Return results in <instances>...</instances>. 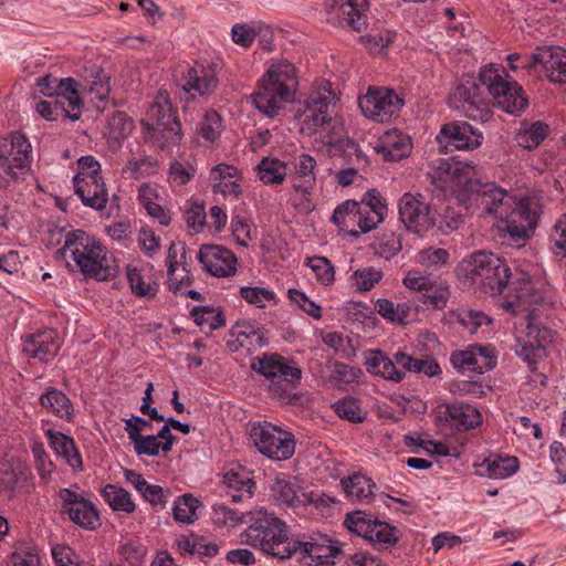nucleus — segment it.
<instances>
[{"mask_svg": "<svg viewBox=\"0 0 566 566\" xmlns=\"http://www.w3.org/2000/svg\"><path fill=\"white\" fill-rule=\"evenodd\" d=\"M336 101L337 96L329 81L316 82L304 101V107L296 112L301 120V132L307 136L319 134L332 154L343 151L348 156L355 155L357 161L364 164L365 157L358 144L349 137L343 138V119L333 115Z\"/></svg>", "mask_w": 566, "mask_h": 566, "instance_id": "1", "label": "nucleus"}, {"mask_svg": "<svg viewBox=\"0 0 566 566\" xmlns=\"http://www.w3.org/2000/svg\"><path fill=\"white\" fill-rule=\"evenodd\" d=\"M109 76L97 66L93 65L85 71V75L81 81L73 77L57 80L52 75H45L36 81V90L41 95L67 99L69 107L72 111L82 107L83 102L81 95H91L92 98L105 101L111 92Z\"/></svg>", "mask_w": 566, "mask_h": 566, "instance_id": "2", "label": "nucleus"}, {"mask_svg": "<svg viewBox=\"0 0 566 566\" xmlns=\"http://www.w3.org/2000/svg\"><path fill=\"white\" fill-rule=\"evenodd\" d=\"M62 250L70 254L86 279L108 281L117 273L114 256L98 240L82 230L67 232Z\"/></svg>", "mask_w": 566, "mask_h": 566, "instance_id": "3", "label": "nucleus"}, {"mask_svg": "<svg viewBox=\"0 0 566 566\" xmlns=\"http://www.w3.org/2000/svg\"><path fill=\"white\" fill-rule=\"evenodd\" d=\"M248 527L241 533V542L262 553L279 558H291V542L284 521L265 510L248 512Z\"/></svg>", "mask_w": 566, "mask_h": 566, "instance_id": "4", "label": "nucleus"}, {"mask_svg": "<svg viewBox=\"0 0 566 566\" xmlns=\"http://www.w3.org/2000/svg\"><path fill=\"white\" fill-rule=\"evenodd\" d=\"M298 81L290 62L272 64L259 80L258 90L251 95L254 106L268 117H275L287 103L293 102Z\"/></svg>", "mask_w": 566, "mask_h": 566, "instance_id": "5", "label": "nucleus"}, {"mask_svg": "<svg viewBox=\"0 0 566 566\" xmlns=\"http://www.w3.org/2000/svg\"><path fill=\"white\" fill-rule=\"evenodd\" d=\"M457 275L491 295L503 294L513 276L504 259L486 251H476L463 259L457 266Z\"/></svg>", "mask_w": 566, "mask_h": 566, "instance_id": "6", "label": "nucleus"}, {"mask_svg": "<svg viewBox=\"0 0 566 566\" xmlns=\"http://www.w3.org/2000/svg\"><path fill=\"white\" fill-rule=\"evenodd\" d=\"M513 196L494 181L468 179L457 193V200L467 210L480 217L497 216L504 207L510 206Z\"/></svg>", "mask_w": 566, "mask_h": 566, "instance_id": "7", "label": "nucleus"}, {"mask_svg": "<svg viewBox=\"0 0 566 566\" xmlns=\"http://www.w3.org/2000/svg\"><path fill=\"white\" fill-rule=\"evenodd\" d=\"M146 115L147 119L142 120V125L153 138L160 142L163 148L180 142L181 125L166 91L157 93Z\"/></svg>", "mask_w": 566, "mask_h": 566, "instance_id": "8", "label": "nucleus"}, {"mask_svg": "<svg viewBox=\"0 0 566 566\" xmlns=\"http://www.w3.org/2000/svg\"><path fill=\"white\" fill-rule=\"evenodd\" d=\"M506 72L496 65L484 67L479 80L486 86L497 106L507 114L518 115L528 105L522 86L517 82L509 81Z\"/></svg>", "mask_w": 566, "mask_h": 566, "instance_id": "9", "label": "nucleus"}, {"mask_svg": "<svg viewBox=\"0 0 566 566\" xmlns=\"http://www.w3.org/2000/svg\"><path fill=\"white\" fill-rule=\"evenodd\" d=\"M538 216V205L535 200L523 198L515 201L513 198L510 206L504 207L500 212L499 218L505 223L511 243L521 245L533 235Z\"/></svg>", "mask_w": 566, "mask_h": 566, "instance_id": "10", "label": "nucleus"}, {"mask_svg": "<svg viewBox=\"0 0 566 566\" xmlns=\"http://www.w3.org/2000/svg\"><path fill=\"white\" fill-rule=\"evenodd\" d=\"M31 161V144L23 134L14 132L3 138L0 143V187L27 174Z\"/></svg>", "mask_w": 566, "mask_h": 566, "instance_id": "11", "label": "nucleus"}, {"mask_svg": "<svg viewBox=\"0 0 566 566\" xmlns=\"http://www.w3.org/2000/svg\"><path fill=\"white\" fill-rule=\"evenodd\" d=\"M344 524L349 532L363 536L379 549L391 548L399 541L400 532L397 527L364 511L347 513Z\"/></svg>", "mask_w": 566, "mask_h": 566, "instance_id": "12", "label": "nucleus"}, {"mask_svg": "<svg viewBox=\"0 0 566 566\" xmlns=\"http://www.w3.org/2000/svg\"><path fill=\"white\" fill-rule=\"evenodd\" d=\"M250 437L256 449L276 461L290 459L295 451V440L292 433L270 422H256L250 429Z\"/></svg>", "mask_w": 566, "mask_h": 566, "instance_id": "13", "label": "nucleus"}, {"mask_svg": "<svg viewBox=\"0 0 566 566\" xmlns=\"http://www.w3.org/2000/svg\"><path fill=\"white\" fill-rule=\"evenodd\" d=\"M548 304L547 291L539 282H533L531 276L521 271L515 273L511 282L510 293L504 302L505 310L517 315L522 312L528 314L531 311L536 312V306Z\"/></svg>", "mask_w": 566, "mask_h": 566, "instance_id": "14", "label": "nucleus"}, {"mask_svg": "<svg viewBox=\"0 0 566 566\" xmlns=\"http://www.w3.org/2000/svg\"><path fill=\"white\" fill-rule=\"evenodd\" d=\"M399 219L408 231L422 234L436 226L437 212L421 193L406 192L398 202Z\"/></svg>", "mask_w": 566, "mask_h": 566, "instance_id": "15", "label": "nucleus"}, {"mask_svg": "<svg viewBox=\"0 0 566 566\" xmlns=\"http://www.w3.org/2000/svg\"><path fill=\"white\" fill-rule=\"evenodd\" d=\"M222 62L220 60L195 62L184 76L182 91L186 101L193 98L196 94L201 97L213 94L219 86Z\"/></svg>", "mask_w": 566, "mask_h": 566, "instance_id": "16", "label": "nucleus"}, {"mask_svg": "<svg viewBox=\"0 0 566 566\" xmlns=\"http://www.w3.org/2000/svg\"><path fill=\"white\" fill-rule=\"evenodd\" d=\"M368 8L367 0H324L327 22L357 32L366 27Z\"/></svg>", "mask_w": 566, "mask_h": 566, "instance_id": "17", "label": "nucleus"}, {"mask_svg": "<svg viewBox=\"0 0 566 566\" xmlns=\"http://www.w3.org/2000/svg\"><path fill=\"white\" fill-rule=\"evenodd\" d=\"M291 557L298 555L301 562L308 566L333 565L334 558L342 553L337 542L326 535L310 536L305 541L292 538Z\"/></svg>", "mask_w": 566, "mask_h": 566, "instance_id": "18", "label": "nucleus"}, {"mask_svg": "<svg viewBox=\"0 0 566 566\" xmlns=\"http://www.w3.org/2000/svg\"><path fill=\"white\" fill-rule=\"evenodd\" d=\"M449 105L470 119L484 122L489 118V104L483 98L479 84L471 77L459 83L449 98Z\"/></svg>", "mask_w": 566, "mask_h": 566, "instance_id": "19", "label": "nucleus"}, {"mask_svg": "<svg viewBox=\"0 0 566 566\" xmlns=\"http://www.w3.org/2000/svg\"><path fill=\"white\" fill-rule=\"evenodd\" d=\"M358 105L365 117L384 123L400 111L403 99L394 90L369 87Z\"/></svg>", "mask_w": 566, "mask_h": 566, "instance_id": "20", "label": "nucleus"}, {"mask_svg": "<svg viewBox=\"0 0 566 566\" xmlns=\"http://www.w3.org/2000/svg\"><path fill=\"white\" fill-rule=\"evenodd\" d=\"M542 64L548 80L566 84V50L560 46L537 48L530 56L523 57L522 69H533Z\"/></svg>", "mask_w": 566, "mask_h": 566, "instance_id": "21", "label": "nucleus"}, {"mask_svg": "<svg viewBox=\"0 0 566 566\" xmlns=\"http://www.w3.org/2000/svg\"><path fill=\"white\" fill-rule=\"evenodd\" d=\"M59 497L62 501V511L76 525L87 530H95L101 525L97 510L81 494L70 489H61Z\"/></svg>", "mask_w": 566, "mask_h": 566, "instance_id": "22", "label": "nucleus"}, {"mask_svg": "<svg viewBox=\"0 0 566 566\" xmlns=\"http://www.w3.org/2000/svg\"><path fill=\"white\" fill-rule=\"evenodd\" d=\"M483 136L467 122H452L444 124L439 135L438 143L444 148L453 147L458 150L475 149L482 143Z\"/></svg>", "mask_w": 566, "mask_h": 566, "instance_id": "23", "label": "nucleus"}, {"mask_svg": "<svg viewBox=\"0 0 566 566\" xmlns=\"http://www.w3.org/2000/svg\"><path fill=\"white\" fill-rule=\"evenodd\" d=\"M332 221L338 227L339 231L354 238L373 230L368 217L364 214L359 203L355 200H346L338 205L334 210Z\"/></svg>", "mask_w": 566, "mask_h": 566, "instance_id": "24", "label": "nucleus"}, {"mask_svg": "<svg viewBox=\"0 0 566 566\" xmlns=\"http://www.w3.org/2000/svg\"><path fill=\"white\" fill-rule=\"evenodd\" d=\"M268 343L264 329L255 322H237L229 332L227 347L235 353L240 348H245L249 353L258 347H263Z\"/></svg>", "mask_w": 566, "mask_h": 566, "instance_id": "25", "label": "nucleus"}, {"mask_svg": "<svg viewBox=\"0 0 566 566\" xmlns=\"http://www.w3.org/2000/svg\"><path fill=\"white\" fill-rule=\"evenodd\" d=\"M198 260L207 272L218 277L230 276L235 272V255L221 245H202Z\"/></svg>", "mask_w": 566, "mask_h": 566, "instance_id": "26", "label": "nucleus"}, {"mask_svg": "<svg viewBox=\"0 0 566 566\" xmlns=\"http://www.w3.org/2000/svg\"><path fill=\"white\" fill-rule=\"evenodd\" d=\"M74 190L84 206L103 210L108 201V191L102 176L74 177Z\"/></svg>", "mask_w": 566, "mask_h": 566, "instance_id": "27", "label": "nucleus"}, {"mask_svg": "<svg viewBox=\"0 0 566 566\" xmlns=\"http://www.w3.org/2000/svg\"><path fill=\"white\" fill-rule=\"evenodd\" d=\"M271 496L277 505L289 507H298L312 501L303 488L285 474H280L275 478L271 485Z\"/></svg>", "mask_w": 566, "mask_h": 566, "instance_id": "28", "label": "nucleus"}, {"mask_svg": "<svg viewBox=\"0 0 566 566\" xmlns=\"http://www.w3.org/2000/svg\"><path fill=\"white\" fill-rule=\"evenodd\" d=\"M474 168L473 161L460 160L457 157L440 158L434 161L431 176L433 181L438 182V187L447 189L449 184L460 181L469 170H474Z\"/></svg>", "mask_w": 566, "mask_h": 566, "instance_id": "29", "label": "nucleus"}, {"mask_svg": "<svg viewBox=\"0 0 566 566\" xmlns=\"http://www.w3.org/2000/svg\"><path fill=\"white\" fill-rule=\"evenodd\" d=\"M252 368L270 380L285 378L292 382H300L302 376L298 367L290 365L285 358L276 354L264 355L259 358L258 365L252 364Z\"/></svg>", "mask_w": 566, "mask_h": 566, "instance_id": "30", "label": "nucleus"}, {"mask_svg": "<svg viewBox=\"0 0 566 566\" xmlns=\"http://www.w3.org/2000/svg\"><path fill=\"white\" fill-rule=\"evenodd\" d=\"M60 348L57 334L54 329H44L30 335L23 343V352L32 358L46 361L53 358Z\"/></svg>", "mask_w": 566, "mask_h": 566, "instance_id": "31", "label": "nucleus"}, {"mask_svg": "<svg viewBox=\"0 0 566 566\" xmlns=\"http://www.w3.org/2000/svg\"><path fill=\"white\" fill-rule=\"evenodd\" d=\"M315 167L316 160L307 154H302L295 159V172L292 176L293 189L305 200H310L316 186Z\"/></svg>", "mask_w": 566, "mask_h": 566, "instance_id": "32", "label": "nucleus"}, {"mask_svg": "<svg viewBox=\"0 0 566 566\" xmlns=\"http://www.w3.org/2000/svg\"><path fill=\"white\" fill-rule=\"evenodd\" d=\"M210 178L213 181L212 192L220 193L223 197L233 196L239 198L241 195V175L239 170L231 165L219 164L210 171Z\"/></svg>", "mask_w": 566, "mask_h": 566, "instance_id": "33", "label": "nucleus"}, {"mask_svg": "<svg viewBox=\"0 0 566 566\" xmlns=\"http://www.w3.org/2000/svg\"><path fill=\"white\" fill-rule=\"evenodd\" d=\"M364 359L367 371L371 375L395 382H400L405 377V371L396 367L394 360L379 349L366 350Z\"/></svg>", "mask_w": 566, "mask_h": 566, "instance_id": "34", "label": "nucleus"}, {"mask_svg": "<svg viewBox=\"0 0 566 566\" xmlns=\"http://www.w3.org/2000/svg\"><path fill=\"white\" fill-rule=\"evenodd\" d=\"M444 417L458 431L474 429L482 422L479 409L463 402L446 405Z\"/></svg>", "mask_w": 566, "mask_h": 566, "instance_id": "35", "label": "nucleus"}, {"mask_svg": "<svg viewBox=\"0 0 566 566\" xmlns=\"http://www.w3.org/2000/svg\"><path fill=\"white\" fill-rule=\"evenodd\" d=\"M223 483L230 490L228 494L232 502L251 499L255 489V482L249 472L242 468L232 469L224 473Z\"/></svg>", "mask_w": 566, "mask_h": 566, "instance_id": "36", "label": "nucleus"}, {"mask_svg": "<svg viewBox=\"0 0 566 566\" xmlns=\"http://www.w3.org/2000/svg\"><path fill=\"white\" fill-rule=\"evenodd\" d=\"M45 436L56 455L64 459L72 469L82 468V457L71 437L53 429H48Z\"/></svg>", "mask_w": 566, "mask_h": 566, "instance_id": "37", "label": "nucleus"}, {"mask_svg": "<svg viewBox=\"0 0 566 566\" xmlns=\"http://www.w3.org/2000/svg\"><path fill=\"white\" fill-rule=\"evenodd\" d=\"M412 144L409 136L398 130L387 133L378 146L377 151L382 154L386 161H399L409 156Z\"/></svg>", "mask_w": 566, "mask_h": 566, "instance_id": "38", "label": "nucleus"}, {"mask_svg": "<svg viewBox=\"0 0 566 566\" xmlns=\"http://www.w3.org/2000/svg\"><path fill=\"white\" fill-rule=\"evenodd\" d=\"M40 405L48 411L67 422L74 419V408L70 398L56 388H49L40 396Z\"/></svg>", "mask_w": 566, "mask_h": 566, "instance_id": "39", "label": "nucleus"}, {"mask_svg": "<svg viewBox=\"0 0 566 566\" xmlns=\"http://www.w3.org/2000/svg\"><path fill=\"white\" fill-rule=\"evenodd\" d=\"M516 457L491 454L479 464L480 474L491 479H506L518 470Z\"/></svg>", "mask_w": 566, "mask_h": 566, "instance_id": "40", "label": "nucleus"}, {"mask_svg": "<svg viewBox=\"0 0 566 566\" xmlns=\"http://www.w3.org/2000/svg\"><path fill=\"white\" fill-rule=\"evenodd\" d=\"M133 127V120L126 113L115 111L107 120L104 137L112 148H119L123 140L130 135Z\"/></svg>", "mask_w": 566, "mask_h": 566, "instance_id": "41", "label": "nucleus"}, {"mask_svg": "<svg viewBox=\"0 0 566 566\" xmlns=\"http://www.w3.org/2000/svg\"><path fill=\"white\" fill-rule=\"evenodd\" d=\"M35 109L39 115L46 120H56L60 117L77 120L82 114V107L72 111L71 107H69L67 99H64V97L54 98L52 101H40Z\"/></svg>", "mask_w": 566, "mask_h": 566, "instance_id": "42", "label": "nucleus"}, {"mask_svg": "<svg viewBox=\"0 0 566 566\" xmlns=\"http://www.w3.org/2000/svg\"><path fill=\"white\" fill-rule=\"evenodd\" d=\"M340 486L348 500L363 502L374 495L373 488H375V483L363 474L354 473L347 479H342Z\"/></svg>", "mask_w": 566, "mask_h": 566, "instance_id": "43", "label": "nucleus"}, {"mask_svg": "<svg viewBox=\"0 0 566 566\" xmlns=\"http://www.w3.org/2000/svg\"><path fill=\"white\" fill-rule=\"evenodd\" d=\"M526 319V331L523 339L530 342L534 346L537 347V353L545 352L546 345L553 342L554 334L553 331L542 324L538 321L534 311H531L525 316Z\"/></svg>", "mask_w": 566, "mask_h": 566, "instance_id": "44", "label": "nucleus"}, {"mask_svg": "<svg viewBox=\"0 0 566 566\" xmlns=\"http://www.w3.org/2000/svg\"><path fill=\"white\" fill-rule=\"evenodd\" d=\"M358 203L364 214L368 217V222H370L373 229L384 220L388 211L385 199L376 189H369Z\"/></svg>", "mask_w": 566, "mask_h": 566, "instance_id": "45", "label": "nucleus"}, {"mask_svg": "<svg viewBox=\"0 0 566 566\" xmlns=\"http://www.w3.org/2000/svg\"><path fill=\"white\" fill-rule=\"evenodd\" d=\"M258 176L265 185H281L286 178V164L277 158L264 157L256 166Z\"/></svg>", "mask_w": 566, "mask_h": 566, "instance_id": "46", "label": "nucleus"}, {"mask_svg": "<svg viewBox=\"0 0 566 566\" xmlns=\"http://www.w3.org/2000/svg\"><path fill=\"white\" fill-rule=\"evenodd\" d=\"M549 126L544 122L537 120L524 125L516 134V142L518 146L524 149H534L547 137Z\"/></svg>", "mask_w": 566, "mask_h": 566, "instance_id": "47", "label": "nucleus"}, {"mask_svg": "<svg viewBox=\"0 0 566 566\" xmlns=\"http://www.w3.org/2000/svg\"><path fill=\"white\" fill-rule=\"evenodd\" d=\"M102 495L106 503L114 511H123L126 513H133L136 509L135 503L133 502L130 494L122 486H117L114 484H107L103 491Z\"/></svg>", "mask_w": 566, "mask_h": 566, "instance_id": "48", "label": "nucleus"}, {"mask_svg": "<svg viewBox=\"0 0 566 566\" xmlns=\"http://www.w3.org/2000/svg\"><path fill=\"white\" fill-rule=\"evenodd\" d=\"M191 316L198 326H208L210 331H216L226 324L223 312L220 307L196 306L191 310Z\"/></svg>", "mask_w": 566, "mask_h": 566, "instance_id": "49", "label": "nucleus"}, {"mask_svg": "<svg viewBox=\"0 0 566 566\" xmlns=\"http://www.w3.org/2000/svg\"><path fill=\"white\" fill-rule=\"evenodd\" d=\"M198 504L199 501L189 493L177 497L172 506L175 521L185 524L193 523Z\"/></svg>", "mask_w": 566, "mask_h": 566, "instance_id": "50", "label": "nucleus"}, {"mask_svg": "<svg viewBox=\"0 0 566 566\" xmlns=\"http://www.w3.org/2000/svg\"><path fill=\"white\" fill-rule=\"evenodd\" d=\"M221 129V117L216 111L211 109L205 113L198 124L197 133L206 142L213 143L220 136Z\"/></svg>", "mask_w": 566, "mask_h": 566, "instance_id": "51", "label": "nucleus"}, {"mask_svg": "<svg viewBox=\"0 0 566 566\" xmlns=\"http://www.w3.org/2000/svg\"><path fill=\"white\" fill-rule=\"evenodd\" d=\"M127 279L132 292L142 297H155L159 285L156 282H145L142 273L136 268H127Z\"/></svg>", "mask_w": 566, "mask_h": 566, "instance_id": "52", "label": "nucleus"}, {"mask_svg": "<svg viewBox=\"0 0 566 566\" xmlns=\"http://www.w3.org/2000/svg\"><path fill=\"white\" fill-rule=\"evenodd\" d=\"M196 167L189 161L172 160L168 170V182L171 186H184L196 175Z\"/></svg>", "mask_w": 566, "mask_h": 566, "instance_id": "53", "label": "nucleus"}, {"mask_svg": "<svg viewBox=\"0 0 566 566\" xmlns=\"http://www.w3.org/2000/svg\"><path fill=\"white\" fill-rule=\"evenodd\" d=\"M212 510L213 520L219 525L234 527L248 521V512L240 513L237 510L230 509L223 503L214 504Z\"/></svg>", "mask_w": 566, "mask_h": 566, "instance_id": "54", "label": "nucleus"}, {"mask_svg": "<svg viewBox=\"0 0 566 566\" xmlns=\"http://www.w3.org/2000/svg\"><path fill=\"white\" fill-rule=\"evenodd\" d=\"M240 294L248 303L258 307H264L266 303L275 302L274 292L261 286H243L240 289Z\"/></svg>", "mask_w": 566, "mask_h": 566, "instance_id": "55", "label": "nucleus"}, {"mask_svg": "<svg viewBox=\"0 0 566 566\" xmlns=\"http://www.w3.org/2000/svg\"><path fill=\"white\" fill-rule=\"evenodd\" d=\"M474 357L476 365L473 367V373L484 374L496 366V356L494 348L491 346L473 345Z\"/></svg>", "mask_w": 566, "mask_h": 566, "instance_id": "56", "label": "nucleus"}, {"mask_svg": "<svg viewBox=\"0 0 566 566\" xmlns=\"http://www.w3.org/2000/svg\"><path fill=\"white\" fill-rule=\"evenodd\" d=\"M458 323L470 334H474L482 325L492 323L491 318L480 311H463L458 317Z\"/></svg>", "mask_w": 566, "mask_h": 566, "instance_id": "57", "label": "nucleus"}, {"mask_svg": "<svg viewBox=\"0 0 566 566\" xmlns=\"http://www.w3.org/2000/svg\"><path fill=\"white\" fill-rule=\"evenodd\" d=\"M157 161L149 156L133 158L124 167L125 172H129L134 179L145 175H151L156 171Z\"/></svg>", "mask_w": 566, "mask_h": 566, "instance_id": "58", "label": "nucleus"}, {"mask_svg": "<svg viewBox=\"0 0 566 566\" xmlns=\"http://www.w3.org/2000/svg\"><path fill=\"white\" fill-rule=\"evenodd\" d=\"M335 412L342 418L350 422L358 423L364 420L363 410L358 402L353 398H345L337 401L335 405Z\"/></svg>", "mask_w": 566, "mask_h": 566, "instance_id": "59", "label": "nucleus"}, {"mask_svg": "<svg viewBox=\"0 0 566 566\" xmlns=\"http://www.w3.org/2000/svg\"><path fill=\"white\" fill-rule=\"evenodd\" d=\"M328 369V379L336 386L352 384L357 378L356 369L343 363L334 361Z\"/></svg>", "mask_w": 566, "mask_h": 566, "instance_id": "60", "label": "nucleus"}, {"mask_svg": "<svg viewBox=\"0 0 566 566\" xmlns=\"http://www.w3.org/2000/svg\"><path fill=\"white\" fill-rule=\"evenodd\" d=\"M323 342L328 347L333 348L336 354L342 358H350L354 354V348L350 346V339L337 332H331L323 336Z\"/></svg>", "mask_w": 566, "mask_h": 566, "instance_id": "61", "label": "nucleus"}, {"mask_svg": "<svg viewBox=\"0 0 566 566\" xmlns=\"http://www.w3.org/2000/svg\"><path fill=\"white\" fill-rule=\"evenodd\" d=\"M353 279L359 291L367 292L382 279V272L373 266L358 269L354 272Z\"/></svg>", "mask_w": 566, "mask_h": 566, "instance_id": "62", "label": "nucleus"}, {"mask_svg": "<svg viewBox=\"0 0 566 566\" xmlns=\"http://www.w3.org/2000/svg\"><path fill=\"white\" fill-rule=\"evenodd\" d=\"M118 554L130 566H140L147 554V548L135 542L122 544L118 547Z\"/></svg>", "mask_w": 566, "mask_h": 566, "instance_id": "63", "label": "nucleus"}, {"mask_svg": "<svg viewBox=\"0 0 566 566\" xmlns=\"http://www.w3.org/2000/svg\"><path fill=\"white\" fill-rule=\"evenodd\" d=\"M401 250L400 237L395 233L384 234L375 244L376 253L387 260L395 256Z\"/></svg>", "mask_w": 566, "mask_h": 566, "instance_id": "64", "label": "nucleus"}]
</instances>
